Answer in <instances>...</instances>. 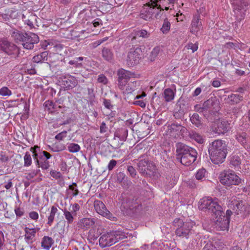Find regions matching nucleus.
Segmentation results:
<instances>
[{
    "label": "nucleus",
    "mask_w": 250,
    "mask_h": 250,
    "mask_svg": "<svg viewBox=\"0 0 250 250\" xmlns=\"http://www.w3.org/2000/svg\"><path fill=\"white\" fill-rule=\"evenodd\" d=\"M208 152L211 162L215 165L223 163L228 153L227 146L225 141L218 139L210 143Z\"/></svg>",
    "instance_id": "1"
},
{
    "label": "nucleus",
    "mask_w": 250,
    "mask_h": 250,
    "mask_svg": "<svg viewBox=\"0 0 250 250\" xmlns=\"http://www.w3.org/2000/svg\"><path fill=\"white\" fill-rule=\"evenodd\" d=\"M197 157L195 149L181 143L176 144V159L182 165L190 166L195 161Z\"/></svg>",
    "instance_id": "2"
},
{
    "label": "nucleus",
    "mask_w": 250,
    "mask_h": 250,
    "mask_svg": "<svg viewBox=\"0 0 250 250\" xmlns=\"http://www.w3.org/2000/svg\"><path fill=\"white\" fill-rule=\"evenodd\" d=\"M11 35L17 43H21L24 48L28 50L33 49L34 44L40 41L38 36L32 32H22L16 30L12 32Z\"/></svg>",
    "instance_id": "3"
},
{
    "label": "nucleus",
    "mask_w": 250,
    "mask_h": 250,
    "mask_svg": "<svg viewBox=\"0 0 250 250\" xmlns=\"http://www.w3.org/2000/svg\"><path fill=\"white\" fill-rule=\"evenodd\" d=\"M198 208L201 210L211 213L212 216L216 218L222 216H224V211L222 207L217 202L213 200L209 197L201 199L198 202Z\"/></svg>",
    "instance_id": "4"
},
{
    "label": "nucleus",
    "mask_w": 250,
    "mask_h": 250,
    "mask_svg": "<svg viewBox=\"0 0 250 250\" xmlns=\"http://www.w3.org/2000/svg\"><path fill=\"white\" fill-rule=\"evenodd\" d=\"M127 232L115 230L103 234L99 239V245L102 248L109 247L120 240L130 237Z\"/></svg>",
    "instance_id": "5"
},
{
    "label": "nucleus",
    "mask_w": 250,
    "mask_h": 250,
    "mask_svg": "<svg viewBox=\"0 0 250 250\" xmlns=\"http://www.w3.org/2000/svg\"><path fill=\"white\" fill-rule=\"evenodd\" d=\"M137 169L143 176L151 177L154 176L157 172L155 165L149 160L146 155H142L138 158Z\"/></svg>",
    "instance_id": "6"
},
{
    "label": "nucleus",
    "mask_w": 250,
    "mask_h": 250,
    "mask_svg": "<svg viewBox=\"0 0 250 250\" xmlns=\"http://www.w3.org/2000/svg\"><path fill=\"white\" fill-rule=\"evenodd\" d=\"M220 181L225 186L230 187L239 185L241 179L232 170H225L220 174Z\"/></svg>",
    "instance_id": "7"
},
{
    "label": "nucleus",
    "mask_w": 250,
    "mask_h": 250,
    "mask_svg": "<svg viewBox=\"0 0 250 250\" xmlns=\"http://www.w3.org/2000/svg\"><path fill=\"white\" fill-rule=\"evenodd\" d=\"M173 225L178 227L175 233L176 235L188 238V235L192 226L193 221L191 220H174Z\"/></svg>",
    "instance_id": "8"
},
{
    "label": "nucleus",
    "mask_w": 250,
    "mask_h": 250,
    "mask_svg": "<svg viewBox=\"0 0 250 250\" xmlns=\"http://www.w3.org/2000/svg\"><path fill=\"white\" fill-rule=\"evenodd\" d=\"M142 208V206L136 200L127 199L122 203L121 209L125 216H132Z\"/></svg>",
    "instance_id": "9"
},
{
    "label": "nucleus",
    "mask_w": 250,
    "mask_h": 250,
    "mask_svg": "<svg viewBox=\"0 0 250 250\" xmlns=\"http://www.w3.org/2000/svg\"><path fill=\"white\" fill-rule=\"evenodd\" d=\"M134 75V74L130 71L123 68L119 69L117 71L118 87L121 90L124 89L128 81Z\"/></svg>",
    "instance_id": "10"
},
{
    "label": "nucleus",
    "mask_w": 250,
    "mask_h": 250,
    "mask_svg": "<svg viewBox=\"0 0 250 250\" xmlns=\"http://www.w3.org/2000/svg\"><path fill=\"white\" fill-rule=\"evenodd\" d=\"M142 50L140 48L130 50L128 53L126 64L129 67H133L139 63L141 59Z\"/></svg>",
    "instance_id": "11"
},
{
    "label": "nucleus",
    "mask_w": 250,
    "mask_h": 250,
    "mask_svg": "<svg viewBox=\"0 0 250 250\" xmlns=\"http://www.w3.org/2000/svg\"><path fill=\"white\" fill-rule=\"evenodd\" d=\"M151 4L146 8H144L140 13V18L146 21H149L152 19L153 15L156 11V7L157 6L158 0H150Z\"/></svg>",
    "instance_id": "12"
},
{
    "label": "nucleus",
    "mask_w": 250,
    "mask_h": 250,
    "mask_svg": "<svg viewBox=\"0 0 250 250\" xmlns=\"http://www.w3.org/2000/svg\"><path fill=\"white\" fill-rule=\"evenodd\" d=\"M250 3L247 0H235L233 3L234 16H245Z\"/></svg>",
    "instance_id": "13"
},
{
    "label": "nucleus",
    "mask_w": 250,
    "mask_h": 250,
    "mask_svg": "<svg viewBox=\"0 0 250 250\" xmlns=\"http://www.w3.org/2000/svg\"><path fill=\"white\" fill-rule=\"evenodd\" d=\"M60 79L61 80L62 85L64 88L70 89L75 87L78 84L76 78L69 74L62 75Z\"/></svg>",
    "instance_id": "14"
},
{
    "label": "nucleus",
    "mask_w": 250,
    "mask_h": 250,
    "mask_svg": "<svg viewBox=\"0 0 250 250\" xmlns=\"http://www.w3.org/2000/svg\"><path fill=\"white\" fill-rule=\"evenodd\" d=\"M94 206L97 212L103 217H105L107 219H109L111 217L112 214L106 209L105 205L102 201L99 200L95 201L94 203Z\"/></svg>",
    "instance_id": "15"
},
{
    "label": "nucleus",
    "mask_w": 250,
    "mask_h": 250,
    "mask_svg": "<svg viewBox=\"0 0 250 250\" xmlns=\"http://www.w3.org/2000/svg\"><path fill=\"white\" fill-rule=\"evenodd\" d=\"M17 49V46L6 40H0V50L8 55H11Z\"/></svg>",
    "instance_id": "16"
},
{
    "label": "nucleus",
    "mask_w": 250,
    "mask_h": 250,
    "mask_svg": "<svg viewBox=\"0 0 250 250\" xmlns=\"http://www.w3.org/2000/svg\"><path fill=\"white\" fill-rule=\"evenodd\" d=\"M201 11V8L199 9V10H197L198 15H196L193 17L191 21L190 32L193 34H197V32L200 30L202 26L200 16Z\"/></svg>",
    "instance_id": "17"
},
{
    "label": "nucleus",
    "mask_w": 250,
    "mask_h": 250,
    "mask_svg": "<svg viewBox=\"0 0 250 250\" xmlns=\"http://www.w3.org/2000/svg\"><path fill=\"white\" fill-rule=\"evenodd\" d=\"M186 128L178 123L172 124L169 127L170 135L174 138H177L180 135L181 132H184Z\"/></svg>",
    "instance_id": "18"
},
{
    "label": "nucleus",
    "mask_w": 250,
    "mask_h": 250,
    "mask_svg": "<svg viewBox=\"0 0 250 250\" xmlns=\"http://www.w3.org/2000/svg\"><path fill=\"white\" fill-rule=\"evenodd\" d=\"M214 131L218 134H224L228 131L229 124L226 121H219L214 124Z\"/></svg>",
    "instance_id": "19"
},
{
    "label": "nucleus",
    "mask_w": 250,
    "mask_h": 250,
    "mask_svg": "<svg viewBox=\"0 0 250 250\" xmlns=\"http://www.w3.org/2000/svg\"><path fill=\"white\" fill-rule=\"evenodd\" d=\"M229 208L232 209L236 214L241 213L245 209L243 201L236 200L231 201L230 204H229Z\"/></svg>",
    "instance_id": "20"
},
{
    "label": "nucleus",
    "mask_w": 250,
    "mask_h": 250,
    "mask_svg": "<svg viewBox=\"0 0 250 250\" xmlns=\"http://www.w3.org/2000/svg\"><path fill=\"white\" fill-rule=\"evenodd\" d=\"M40 228H30V227H25L24 228L25 239L28 244L32 243L34 239L35 234L37 231H39Z\"/></svg>",
    "instance_id": "21"
},
{
    "label": "nucleus",
    "mask_w": 250,
    "mask_h": 250,
    "mask_svg": "<svg viewBox=\"0 0 250 250\" xmlns=\"http://www.w3.org/2000/svg\"><path fill=\"white\" fill-rule=\"evenodd\" d=\"M128 130L126 127L118 128L114 133V139L116 140L118 138L123 142L125 141L128 136Z\"/></svg>",
    "instance_id": "22"
},
{
    "label": "nucleus",
    "mask_w": 250,
    "mask_h": 250,
    "mask_svg": "<svg viewBox=\"0 0 250 250\" xmlns=\"http://www.w3.org/2000/svg\"><path fill=\"white\" fill-rule=\"evenodd\" d=\"M80 209V206L77 203L74 204L69 208V210H65L63 212V215H65L66 219H73L76 216L77 212Z\"/></svg>",
    "instance_id": "23"
},
{
    "label": "nucleus",
    "mask_w": 250,
    "mask_h": 250,
    "mask_svg": "<svg viewBox=\"0 0 250 250\" xmlns=\"http://www.w3.org/2000/svg\"><path fill=\"white\" fill-rule=\"evenodd\" d=\"M241 164V160L238 155H232L229 158V166L231 168L236 169L240 168Z\"/></svg>",
    "instance_id": "24"
},
{
    "label": "nucleus",
    "mask_w": 250,
    "mask_h": 250,
    "mask_svg": "<svg viewBox=\"0 0 250 250\" xmlns=\"http://www.w3.org/2000/svg\"><path fill=\"white\" fill-rule=\"evenodd\" d=\"M226 102L228 104L234 105L239 103L243 100V97L238 94H232L229 96L227 99H226Z\"/></svg>",
    "instance_id": "25"
},
{
    "label": "nucleus",
    "mask_w": 250,
    "mask_h": 250,
    "mask_svg": "<svg viewBox=\"0 0 250 250\" xmlns=\"http://www.w3.org/2000/svg\"><path fill=\"white\" fill-rule=\"evenodd\" d=\"M48 55V53L47 51L42 52L40 54L35 56L33 58L32 61L36 63H42L47 61Z\"/></svg>",
    "instance_id": "26"
},
{
    "label": "nucleus",
    "mask_w": 250,
    "mask_h": 250,
    "mask_svg": "<svg viewBox=\"0 0 250 250\" xmlns=\"http://www.w3.org/2000/svg\"><path fill=\"white\" fill-rule=\"evenodd\" d=\"M236 139L243 146H245L247 144L248 137L246 132H237L236 135Z\"/></svg>",
    "instance_id": "27"
},
{
    "label": "nucleus",
    "mask_w": 250,
    "mask_h": 250,
    "mask_svg": "<svg viewBox=\"0 0 250 250\" xmlns=\"http://www.w3.org/2000/svg\"><path fill=\"white\" fill-rule=\"evenodd\" d=\"M102 54L105 60L110 62L113 60L114 55L110 49L104 47L102 50Z\"/></svg>",
    "instance_id": "28"
},
{
    "label": "nucleus",
    "mask_w": 250,
    "mask_h": 250,
    "mask_svg": "<svg viewBox=\"0 0 250 250\" xmlns=\"http://www.w3.org/2000/svg\"><path fill=\"white\" fill-rule=\"evenodd\" d=\"M188 136L191 139L195 141L199 144H202L205 142L202 136L194 131H189L188 132Z\"/></svg>",
    "instance_id": "29"
},
{
    "label": "nucleus",
    "mask_w": 250,
    "mask_h": 250,
    "mask_svg": "<svg viewBox=\"0 0 250 250\" xmlns=\"http://www.w3.org/2000/svg\"><path fill=\"white\" fill-rule=\"evenodd\" d=\"M54 243V240L49 236H44L42 241V247L44 249L49 250Z\"/></svg>",
    "instance_id": "30"
},
{
    "label": "nucleus",
    "mask_w": 250,
    "mask_h": 250,
    "mask_svg": "<svg viewBox=\"0 0 250 250\" xmlns=\"http://www.w3.org/2000/svg\"><path fill=\"white\" fill-rule=\"evenodd\" d=\"M93 220H80L77 223L79 228L82 229H87L94 225Z\"/></svg>",
    "instance_id": "31"
},
{
    "label": "nucleus",
    "mask_w": 250,
    "mask_h": 250,
    "mask_svg": "<svg viewBox=\"0 0 250 250\" xmlns=\"http://www.w3.org/2000/svg\"><path fill=\"white\" fill-rule=\"evenodd\" d=\"M163 97L167 102L171 101L174 97V93L170 88L165 89L162 94Z\"/></svg>",
    "instance_id": "32"
},
{
    "label": "nucleus",
    "mask_w": 250,
    "mask_h": 250,
    "mask_svg": "<svg viewBox=\"0 0 250 250\" xmlns=\"http://www.w3.org/2000/svg\"><path fill=\"white\" fill-rule=\"evenodd\" d=\"M229 220H216L215 225L220 230H228L229 228Z\"/></svg>",
    "instance_id": "33"
},
{
    "label": "nucleus",
    "mask_w": 250,
    "mask_h": 250,
    "mask_svg": "<svg viewBox=\"0 0 250 250\" xmlns=\"http://www.w3.org/2000/svg\"><path fill=\"white\" fill-rule=\"evenodd\" d=\"M30 150L33 153V157L36 162V164L38 165L39 164V155L40 153H42L40 147L38 146H34L33 147H31Z\"/></svg>",
    "instance_id": "34"
},
{
    "label": "nucleus",
    "mask_w": 250,
    "mask_h": 250,
    "mask_svg": "<svg viewBox=\"0 0 250 250\" xmlns=\"http://www.w3.org/2000/svg\"><path fill=\"white\" fill-rule=\"evenodd\" d=\"M236 21L234 22L233 26L234 29L237 31L239 30L243 25V21L245 18V16H234Z\"/></svg>",
    "instance_id": "35"
},
{
    "label": "nucleus",
    "mask_w": 250,
    "mask_h": 250,
    "mask_svg": "<svg viewBox=\"0 0 250 250\" xmlns=\"http://www.w3.org/2000/svg\"><path fill=\"white\" fill-rule=\"evenodd\" d=\"M192 124L199 127L202 125L201 119L197 113H194L190 119Z\"/></svg>",
    "instance_id": "36"
},
{
    "label": "nucleus",
    "mask_w": 250,
    "mask_h": 250,
    "mask_svg": "<svg viewBox=\"0 0 250 250\" xmlns=\"http://www.w3.org/2000/svg\"><path fill=\"white\" fill-rule=\"evenodd\" d=\"M215 104V102L212 99H209L205 101L203 104V109H205V111H207L208 110L211 108H214V106Z\"/></svg>",
    "instance_id": "37"
},
{
    "label": "nucleus",
    "mask_w": 250,
    "mask_h": 250,
    "mask_svg": "<svg viewBox=\"0 0 250 250\" xmlns=\"http://www.w3.org/2000/svg\"><path fill=\"white\" fill-rule=\"evenodd\" d=\"M83 60V57H79L75 58L72 60H70L68 62V64L71 65H73L75 67H81L82 66V63L81 62H79V61H82Z\"/></svg>",
    "instance_id": "38"
},
{
    "label": "nucleus",
    "mask_w": 250,
    "mask_h": 250,
    "mask_svg": "<svg viewBox=\"0 0 250 250\" xmlns=\"http://www.w3.org/2000/svg\"><path fill=\"white\" fill-rule=\"evenodd\" d=\"M62 210L60 209L59 210L54 206H52L51 209L50 215L48 219H55L56 214L58 213V215H62L61 217H62V215L63 214Z\"/></svg>",
    "instance_id": "39"
},
{
    "label": "nucleus",
    "mask_w": 250,
    "mask_h": 250,
    "mask_svg": "<svg viewBox=\"0 0 250 250\" xmlns=\"http://www.w3.org/2000/svg\"><path fill=\"white\" fill-rule=\"evenodd\" d=\"M68 150L71 153H77L81 149L80 146L75 143H70L67 146Z\"/></svg>",
    "instance_id": "40"
},
{
    "label": "nucleus",
    "mask_w": 250,
    "mask_h": 250,
    "mask_svg": "<svg viewBox=\"0 0 250 250\" xmlns=\"http://www.w3.org/2000/svg\"><path fill=\"white\" fill-rule=\"evenodd\" d=\"M43 105L49 112L52 113L55 111L56 105L52 101L47 100L44 102Z\"/></svg>",
    "instance_id": "41"
},
{
    "label": "nucleus",
    "mask_w": 250,
    "mask_h": 250,
    "mask_svg": "<svg viewBox=\"0 0 250 250\" xmlns=\"http://www.w3.org/2000/svg\"><path fill=\"white\" fill-rule=\"evenodd\" d=\"M160 52V48L159 46L154 47L151 52L149 56V59L151 62L155 60V59L158 56Z\"/></svg>",
    "instance_id": "42"
},
{
    "label": "nucleus",
    "mask_w": 250,
    "mask_h": 250,
    "mask_svg": "<svg viewBox=\"0 0 250 250\" xmlns=\"http://www.w3.org/2000/svg\"><path fill=\"white\" fill-rule=\"evenodd\" d=\"M98 237V234L95 233L94 229H90L88 232L87 239L90 242L94 243V241L96 240Z\"/></svg>",
    "instance_id": "43"
},
{
    "label": "nucleus",
    "mask_w": 250,
    "mask_h": 250,
    "mask_svg": "<svg viewBox=\"0 0 250 250\" xmlns=\"http://www.w3.org/2000/svg\"><path fill=\"white\" fill-rule=\"evenodd\" d=\"M206 170L204 168H201L198 170L195 174V177L197 180H202L205 178Z\"/></svg>",
    "instance_id": "44"
},
{
    "label": "nucleus",
    "mask_w": 250,
    "mask_h": 250,
    "mask_svg": "<svg viewBox=\"0 0 250 250\" xmlns=\"http://www.w3.org/2000/svg\"><path fill=\"white\" fill-rule=\"evenodd\" d=\"M32 164V158L30 154L27 152L24 156V166L29 167Z\"/></svg>",
    "instance_id": "45"
},
{
    "label": "nucleus",
    "mask_w": 250,
    "mask_h": 250,
    "mask_svg": "<svg viewBox=\"0 0 250 250\" xmlns=\"http://www.w3.org/2000/svg\"><path fill=\"white\" fill-rule=\"evenodd\" d=\"M170 23L167 19H166L163 23L161 31L163 33H167L170 29Z\"/></svg>",
    "instance_id": "46"
},
{
    "label": "nucleus",
    "mask_w": 250,
    "mask_h": 250,
    "mask_svg": "<svg viewBox=\"0 0 250 250\" xmlns=\"http://www.w3.org/2000/svg\"><path fill=\"white\" fill-rule=\"evenodd\" d=\"M11 94L12 91L6 86H3L0 89V95L1 96H9Z\"/></svg>",
    "instance_id": "47"
},
{
    "label": "nucleus",
    "mask_w": 250,
    "mask_h": 250,
    "mask_svg": "<svg viewBox=\"0 0 250 250\" xmlns=\"http://www.w3.org/2000/svg\"><path fill=\"white\" fill-rule=\"evenodd\" d=\"M125 174L124 172H120L117 174V180L120 183L125 184L126 180Z\"/></svg>",
    "instance_id": "48"
},
{
    "label": "nucleus",
    "mask_w": 250,
    "mask_h": 250,
    "mask_svg": "<svg viewBox=\"0 0 250 250\" xmlns=\"http://www.w3.org/2000/svg\"><path fill=\"white\" fill-rule=\"evenodd\" d=\"M36 20V17L35 15H31L29 18L24 20L25 23L29 26L30 28L34 27L33 21Z\"/></svg>",
    "instance_id": "49"
},
{
    "label": "nucleus",
    "mask_w": 250,
    "mask_h": 250,
    "mask_svg": "<svg viewBox=\"0 0 250 250\" xmlns=\"http://www.w3.org/2000/svg\"><path fill=\"white\" fill-rule=\"evenodd\" d=\"M67 133V131L64 130L56 135L55 137V138L58 141H62L64 138L66 137Z\"/></svg>",
    "instance_id": "50"
},
{
    "label": "nucleus",
    "mask_w": 250,
    "mask_h": 250,
    "mask_svg": "<svg viewBox=\"0 0 250 250\" xmlns=\"http://www.w3.org/2000/svg\"><path fill=\"white\" fill-rule=\"evenodd\" d=\"M38 167H41L42 169H47L49 167L50 165L49 162L47 161H44L43 162H39V164L38 165H36Z\"/></svg>",
    "instance_id": "51"
},
{
    "label": "nucleus",
    "mask_w": 250,
    "mask_h": 250,
    "mask_svg": "<svg viewBox=\"0 0 250 250\" xmlns=\"http://www.w3.org/2000/svg\"><path fill=\"white\" fill-rule=\"evenodd\" d=\"M77 186L76 183H73L72 185H69V189L72 191V195L73 196H77L79 193V190L76 189L75 187Z\"/></svg>",
    "instance_id": "52"
},
{
    "label": "nucleus",
    "mask_w": 250,
    "mask_h": 250,
    "mask_svg": "<svg viewBox=\"0 0 250 250\" xmlns=\"http://www.w3.org/2000/svg\"><path fill=\"white\" fill-rule=\"evenodd\" d=\"M97 81L99 83L104 84H106L108 83L107 78L103 74H101L98 76Z\"/></svg>",
    "instance_id": "53"
},
{
    "label": "nucleus",
    "mask_w": 250,
    "mask_h": 250,
    "mask_svg": "<svg viewBox=\"0 0 250 250\" xmlns=\"http://www.w3.org/2000/svg\"><path fill=\"white\" fill-rule=\"evenodd\" d=\"M103 104L104 106L108 109L112 110L113 108V105L111 104L110 100L104 99Z\"/></svg>",
    "instance_id": "54"
},
{
    "label": "nucleus",
    "mask_w": 250,
    "mask_h": 250,
    "mask_svg": "<svg viewBox=\"0 0 250 250\" xmlns=\"http://www.w3.org/2000/svg\"><path fill=\"white\" fill-rule=\"evenodd\" d=\"M127 171L129 172L130 176L132 178L135 177L137 172L136 169L131 166H129L127 167Z\"/></svg>",
    "instance_id": "55"
},
{
    "label": "nucleus",
    "mask_w": 250,
    "mask_h": 250,
    "mask_svg": "<svg viewBox=\"0 0 250 250\" xmlns=\"http://www.w3.org/2000/svg\"><path fill=\"white\" fill-rule=\"evenodd\" d=\"M87 94L90 100H93L94 99L95 96L94 93L93 87H88L87 88Z\"/></svg>",
    "instance_id": "56"
},
{
    "label": "nucleus",
    "mask_w": 250,
    "mask_h": 250,
    "mask_svg": "<svg viewBox=\"0 0 250 250\" xmlns=\"http://www.w3.org/2000/svg\"><path fill=\"white\" fill-rule=\"evenodd\" d=\"M50 174L52 177L56 179L62 177V174L61 172L59 171H57L56 170H51L50 171Z\"/></svg>",
    "instance_id": "57"
},
{
    "label": "nucleus",
    "mask_w": 250,
    "mask_h": 250,
    "mask_svg": "<svg viewBox=\"0 0 250 250\" xmlns=\"http://www.w3.org/2000/svg\"><path fill=\"white\" fill-rule=\"evenodd\" d=\"M187 48L188 49L192 50V52H195L198 48L197 43H189L187 45Z\"/></svg>",
    "instance_id": "58"
},
{
    "label": "nucleus",
    "mask_w": 250,
    "mask_h": 250,
    "mask_svg": "<svg viewBox=\"0 0 250 250\" xmlns=\"http://www.w3.org/2000/svg\"><path fill=\"white\" fill-rule=\"evenodd\" d=\"M136 36L143 38H146L148 36L147 32L145 30H141L137 31L136 32Z\"/></svg>",
    "instance_id": "59"
},
{
    "label": "nucleus",
    "mask_w": 250,
    "mask_h": 250,
    "mask_svg": "<svg viewBox=\"0 0 250 250\" xmlns=\"http://www.w3.org/2000/svg\"><path fill=\"white\" fill-rule=\"evenodd\" d=\"M157 8H156V11H155V17L156 18L158 19V16L160 17L161 15V12L162 11H163V9L161 8V6L160 5H158L156 6Z\"/></svg>",
    "instance_id": "60"
},
{
    "label": "nucleus",
    "mask_w": 250,
    "mask_h": 250,
    "mask_svg": "<svg viewBox=\"0 0 250 250\" xmlns=\"http://www.w3.org/2000/svg\"><path fill=\"white\" fill-rule=\"evenodd\" d=\"M117 165V161L115 160H111L110 161L108 165V169L109 171L112 170Z\"/></svg>",
    "instance_id": "61"
},
{
    "label": "nucleus",
    "mask_w": 250,
    "mask_h": 250,
    "mask_svg": "<svg viewBox=\"0 0 250 250\" xmlns=\"http://www.w3.org/2000/svg\"><path fill=\"white\" fill-rule=\"evenodd\" d=\"M133 104L135 105H139L140 107L143 108L145 107L146 105V103L142 100H136L133 102Z\"/></svg>",
    "instance_id": "62"
},
{
    "label": "nucleus",
    "mask_w": 250,
    "mask_h": 250,
    "mask_svg": "<svg viewBox=\"0 0 250 250\" xmlns=\"http://www.w3.org/2000/svg\"><path fill=\"white\" fill-rule=\"evenodd\" d=\"M176 105L179 106L181 109L183 110L185 106L184 100L182 98H180L177 103Z\"/></svg>",
    "instance_id": "63"
},
{
    "label": "nucleus",
    "mask_w": 250,
    "mask_h": 250,
    "mask_svg": "<svg viewBox=\"0 0 250 250\" xmlns=\"http://www.w3.org/2000/svg\"><path fill=\"white\" fill-rule=\"evenodd\" d=\"M15 213L17 217H21L24 214V211L20 208H17L15 209Z\"/></svg>",
    "instance_id": "64"
}]
</instances>
